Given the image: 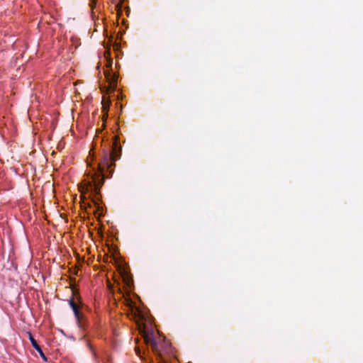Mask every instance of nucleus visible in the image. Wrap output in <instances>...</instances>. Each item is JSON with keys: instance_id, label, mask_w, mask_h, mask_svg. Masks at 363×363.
<instances>
[{"instance_id": "1", "label": "nucleus", "mask_w": 363, "mask_h": 363, "mask_svg": "<svg viewBox=\"0 0 363 363\" xmlns=\"http://www.w3.org/2000/svg\"><path fill=\"white\" fill-rule=\"evenodd\" d=\"M121 147L117 150V141L116 140L113 144L112 151L111 153L106 152L103 157L102 160L97 165V171L91 174V182H88L86 184V191H90L91 194L94 196L93 201L96 203V199L100 194V189L104 184L103 174L106 169L110 168L113 165L114 162L121 157Z\"/></svg>"}, {"instance_id": "2", "label": "nucleus", "mask_w": 363, "mask_h": 363, "mask_svg": "<svg viewBox=\"0 0 363 363\" xmlns=\"http://www.w3.org/2000/svg\"><path fill=\"white\" fill-rule=\"evenodd\" d=\"M69 304L71 308L72 309L74 316L76 318L77 324L79 328H84L85 327V320H84V316L83 313L80 311L79 306L77 304V303L74 301V298L69 299Z\"/></svg>"}, {"instance_id": "3", "label": "nucleus", "mask_w": 363, "mask_h": 363, "mask_svg": "<svg viewBox=\"0 0 363 363\" xmlns=\"http://www.w3.org/2000/svg\"><path fill=\"white\" fill-rule=\"evenodd\" d=\"M144 340L146 345H150L152 347V351L155 353H158L162 354V352L160 350L159 345L157 341L154 338L153 333H144L143 335Z\"/></svg>"}, {"instance_id": "4", "label": "nucleus", "mask_w": 363, "mask_h": 363, "mask_svg": "<svg viewBox=\"0 0 363 363\" xmlns=\"http://www.w3.org/2000/svg\"><path fill=\"white\" fill-rule=\"evenodd\" d=\"M160 350L162 352V354L155 353L161 359L164 360V356L166 354H169L171 351L172 348L171 346L168 344H165L164 342L162 344V345H159Z\"/></svg>"}, {"instance_id": "5", "label": "nucleus", "mask_w": 363, "mask_h": 363, "mask_svg": "<svg viewBox=\"0 0 363 363\" xmlns=\"http://www.w3.org/2000/svg\"><path fill=\"white\" fill-rule=\"evenodd\" d=\"M29 339H30L32 346L38 352L40 357L43 359L46 360V357H45V354L43 353L40 346L38 345L37 341L34 339V337L32 336V335L30 333H29Z\"/></svg>"}, {"instance_id": "6", "label": "nucleus", "mask_w": 363, "mask_h": 363, "mask_svg": "<svg viewBox=\"0 0 363 363\" xmlns=\"http://www.w3.org/2000/svg\"><path fill=\"white\" fill-rule=\"evenodd\" d=\"M109 76L111 77L110 79V85L113 87V89H115L117 84V77L116 75L111 76L108 74V76H106L107 79L109 80Z\"/></svg>"}, {"instance_id": "7", "label": "nucleus", "mask_w": 363, "mask_h": 363, "mask_svg": "<svg viewBox=\"0 0 363 363\" xmlns=\"http://www.w3.org/2000/svg\"><path fill=\"white\" fill-rule=\"evenodd\" d=\"M113 2L116 4V9L117 10L118 13H121L123 0H120L118 1L117 0H113Z\"/></svg>"}, {"instance_id": "8", "label": "nucleus", "mask_w": 363, "mask_h": 363, "mask_svg": "<svg viewBox=\"0 0 363 363\" xmlns=\"http://www.w3.org/2000/svg\"><path fill=\"white\" fill-rule=\"evenodd\" d=\"M102 106H103V109H104V111H106L107 112L108 111V106H109V102H104V101H102Z\"/></svg>"}, {"instance_id": "9", "label": "nucleus", "mask_w": 363, "mask_h": 363, "mask_svg": "<svg viewBox=\"0 0 363 363\" xmlns=\"http://www.w3.org/2000/svg\"><path fill=\"white\" fill-rule=\"evenodd\" d=\"M135 352H136V354L138 356L141 357V352H140V349L138 347H135Z\"/></svg>"}]
</instances>
